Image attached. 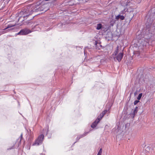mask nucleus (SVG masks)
<instances>
[{"mask_svg": "<svg viewBox=\"0 0 155 155\" xmlns=\"http://www.w3.org/2000/svg\"><path fill=\"white\" fill-rule=\"evenodd\" d=\"M44 137V135L43 134H41L39 135L37 139L35 140L34 143L33 144V145H39L41 144L43 140Z\"/></svg>", "mask_w": 155, "mask_h": 155, "instance_id": "obj_1", "label": "nucleus"}, {"mask_svg": "<svg viewBox=\"0 0 155 155\" xmlns=\"http://www.w3.org/2000/svg\"><path fill=\"white\" fill-rule=\"evenodd\" d=\"M31 32V31L27 29H24L21 30L18 33V35H26Z\"/></svg>", "mask_w": 155, "mask_h": 155, "instance_id": "obj_2", "label": "nucleus"}, {"mask_svg": "<svg viewBox=\"0 0 155 155\" xmlns=\"http://www.w3.org/2000/svg\"><path fill=\"white\" fill-rule=\"evenodd\" d=\"M123 56V53L120 52L116 57V58L119 62H120L122 60Z\"/></svg>", "mask_w": 155, "mask_h": 155, "instance_id": "obj_3", "label": "nucleus"}, {"mask_svg": "<svg viewBox=\"0 0 155 155\" xmlns=\"http://www.w3.org/2000/svg\"><path fill=\"white\" fill-rule=\"evenodd\" d=\"M99 122L100 121H98V119H97L91 125V128H94L95 127Z\"/></svg>", "mask_w": 155, "mask_h": 155, "instance_id": "obj_4", "label": "nucleus"}, {"mask_svg": "<svg viewBox=\"0 0 155 155\" xmlns=\"http://www.w3.org/2000/svg\"><path fill=\"white\" fill-rule=\"evenodd\" d=\"M119 46H117L116 48V49L115 50L114 53L113 54L115 56L117 55L118 53L119 52Z\"/></svg>", "mask_w": 155, "mask_h": 155, "instance_id": "obj_5", "label": "nucleus"}, {"mask_svg": "<svg viewBox=\"0 0 155 155\" xmlns=\"http://www.w3.org/2000/svg\"><path fill=\"white\" fill-rule=\"evenodd\" d=\"M138 107H136L132 114L133 115V117L137 113L138 111Z\"/></svg>", "mask_w": 155, "mask_h": 155, "instance_id": "obj_6", "label": "nucleus"}, {"mask_svg": "<svg viewBox=\"0 0 155 155\" xmlns=\"http://www.w3.org/2000/svg\"><path fill=\"white\" fill-rule=\"evenodd\" d=\"M104 115H103L102 113L100 114L97 117V119H98V121H100L102 119Z\"/></svg>", "mask_w": 155, "mask_h": 155, "instance_id": "obj_7", "label": "nucleus"}, {"mask_svg": "<svg viewBox=\"0 0 155 155\" xmlns=\"http://www.w3.org/2000/svg\"><path fill=\"white\" fill-rule=\"evenodd\" d=\"M102 25L101 23H99L97 25V27L96 29L97 30H99L102 27Z\"/></svg>", "mask_w": 155, "mask_h": 155, "instance_id": "obj_8", "label": "nucleus"}, {"mask_svg": "<svg viewBox=\"0 0 155 155\" xmlns=\"http://www.w3.org/2000/svg\"><path fill=\"white\" fill-rule=\"evenodd\" d=\"M15 26V25H12V24H10V25H8V26H7V27L6 28H5L4 30H5L8 28H12L13 27H14Z\"/></svg>", "mask_w": 155, "mask_h": 155, "instance_id": "obj_9", "label": "nucleus"}, {"mask_svg": "<svg viewBox=\"0 0 155 155\" xmlns=\"http://www.w3.org/2000/svg\"><path fill=\"white\" fill-rule=\"evenodd\" d=\"M142 95V93L140 94L137 97V99L138 100H140Z\"/></svg>", "mask_w": 155, "mask_h": 155, "instance_id": "obj_10", "label": "nucleus"}, {"mask_svg": "<svg viewBox=\"0 0 155 155\" xmlns=\"http://www.w3.org/2000/svg\"><path fill=\"white\" fill-rule=\"evenodd\" d=\"M107 110H105L104 111H103L101 113L104 115L106 114L107 112Z\"/></svg>", "mask_w": 155, "mask_h": 155, "instance_id": "obj_11", "label": "nucleus"}, {"mask_svg": "<svg viewBox=\"0 0 155 155\" xmlns=\"http://www.w3.org/2000/svg\"><path fill=\"white\" fill-rule=\"evenodd\" d=\"M102 152V149L101 148L100 149V150H99V151L98 152L97 154H100V155H101Z\"/></svg>", "mask_w": 155, "mask_h": 155, "instance_id": "obj_12", "label": "nucleus"}, {"mask_svg": "<svg viewBox=\"0 0 155 155\" xmlns=\"http://www.w3.org/2000/svg\"><path fill=\"white\" fill-rule=\"evenodd\" d=\"M139 102V101L138 100L135 101L134 102V104L136 105Z\"/></svg>", "mask_w": 155, "mask_h": 155, "instance_id": "obj_13", "label": "nucleus"}, {"mask_svg": "<svg viewBox=\"0 0 155 155\" xmlns=\"http://www.w3.org/2000/svg\"><path fill=\"white\" fill-rule=\"evenodd\" d=\"M120 18L121 20H124V16H123V15H120Z\"/></svg>", "mask_w": 155, "mask_h": 155, "instance_id": "obj_14", "label": "nucleus"}, {"mask_svg": "<svg viewBox=\"0 0 155 155\" xmlns=\"http://www.w3.org/2000/svg\"><path fill=\"white\" fill-rule=\"evenodd\" d=\"M120 18V15H118L116 17V19L117 20H118Z\"/></svg>", "mask_w": 155, "mask_h": 155, "instance_id": "obj_15", "label": "nucleus"}, {"mask_svg": "<svg viewBox=\"0 0 155 155\" xmlns=\"http://www.w3.org/2000/svg\"><path fill=\"white\" fill-rule=\"evenodd\" d=\"M21 139H20V141L21 140L22 138V134H21Z\"/></svg>", "mask_w": 155, "mask_h": 155, "instance_id": "obj_16", "label": "nucleus"}, {"mask_svg": "<svg viewBox=\"0 0 155 155\" xmlns=\"http://www.w3.org/2000/svg\"><path fill=\"white\" fill-rule=\"evenodd\" d=\"M83 2H87V1H88L89 0H82Z\"/></svg>", "mask_w": 155, "mask_h": 155, "instance_id": "obj_17", "label": "nucleus"}, {"mask_svg": "<svg viewBox=\"0 0 155 155\" xmlns=\"http://www.w3.org/2000/svg\"><path fill=\"white\" fill-rule=\"evenodd\" d=\"M147 41H146V43H148L149 41L148 40H147Z\"/></svg>", "mask_w": 155, "mask_h": 155, "instance_id": "obj_18", "label": "nucleus"}, {"mask_svg": "<svg viewBox=\"0 0 155 155\" xmlns=\"http://www.w3.org/2000/svg\"><path fill=\"white\" fill-rule=\"evenodd\" d=\"M97 42H96V44L97 45Z\"/></svg>", "mask_w": 155, "mask_h": 155, "instance_id": "obj_19", "label": "nucleus"}, {"mask_svg": "<svg viewBox=\"0 0 155 155\" xmlns=\"http://www.w3.org/2000/svg\"><path fill=\"white\" fill-rule=\"evenodd\" d=\"M97 155H100V154H97Z\"/></svg>", "mask_w": 155, "mask_h": 155, "instance_id": "obj_20", "label": "nucleus"}, {"mask_svg": "<svg viewBox=\"0 0 155 155\" xmlns=\"http://www.w3.org/2000/svg\"><path fill=\"white\" fill-rule=\"evenodd\" d=\"M28 15H26V16H28Z\"/></svg>", "mask_w": 155, "mask_h": 155, "instance_id": "obj_21", "label": "nucleus"}]
</instances>
